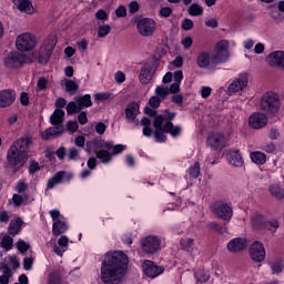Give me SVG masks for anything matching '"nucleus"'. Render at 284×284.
I'll use <instances>...</instances> for the list:
<instances>
[{"instance_id": "obj_1", "label": "nucleus", "mask_w": 284, "mask_h": 284, "mask_svg": "<svg viewBox=\"0 0 284 284\" xmlns=\"http://www.w3.org/2000/svg\"><path fill=\"white\" fill-rule=\"evenodd\" d=\"M130 257L123 251H110L101 263V282L103 284H120L128 274Z\"/></svg>"}, {"instance_id": "obj_2", "label": "nucleus", "mask_w": 284, "mask_h": 284, "mask_svg": "<svg viewBox=\"0 0 284 284\" xmlns=\"http://www.w3.org/2000/svg\"><path fill=\"white\" fill-rule=\"evenodd\" d=\"M32 136L27 135L16 140L7 152V161L10 168L21 170L28 162V154L32 145Z\"/></svg>"}, {"instance_id": "obj_3", "label": "nucleus", "mask_w": 284, "mask_h": 284, "mask_svg": "<svg viewBox=\"0 0 284 284\" xmlns=\"http://www.w3.org/2000/svg\"><path fill=\"white\" fill-rule=\"evenodd\" d=\"M63 119H65V111L62 109H55L50 116V123L53 126H50L44 132H41V139H43V141H50L52 136H61V134L65 132Z\"/></svg>"}, {"instance_id": "obj_4", "label": "nucleus", "mask_w": 284, "mask_h": 284, "mask_svg": "<svg viewBox=\"0 0 284 284\" xmlns=\"http://www.w3.org/2000/svg\"><path fill=\"white\" fill-rule=\"evenodd\" d=\"M251 227L255 232H272L276 234V230L281 227L277 217L267 219L261 212L256 211L251 215Z\"/></svg>"}, {"instance_id": "obj_5", "label": "nucleus", "mask_w": 284, "mask_h": 284, "mask_svg": "<svg viewBox=\"0 0 284 284\" xmlns=\"http://www.w3.org/2000/svg\"><path fill=\"white\" fill-rule=\"evenodd\" d=\"M260 110L271 119L281 110V97L274 91H266L260 100Z\"/></svg>"}, {"instance_id": "obj_6", "label": "nucleus", "mask_w": 284, "mask_h": 284, "mask_svg": "<svg viewBox=\"0 0 284 284\" xmlns=\"http://www.w3.org/2000/svg\"><path fill=\"white\" fill-rule=\"evenodd\" d=\"M213 214L222 221L230 223L234 216V209H232V202L225 200H217L211 205Z\"/></svg>"}, {"instance_id": "obj_7", "label": "nucleus", "mask_w": 284, "mask_h": 284, "mask_svg": "<svg viewBox=\"0 0 284 284\" xmlns=\"http://www.w3.org/2000/svg\"><path fill=\"white\" fill-rule=\"evenodd\" d=\"M140 245L143 254L148 256L156 254L161 250V237L156 235L145 236L140 241Z\"/></svg>"}, {"instance_id": "obj_8", "label": "nucleus", "mask_w": 284, "mask_h": 284, "mask_svg": "<svg viewBox=\"0 0 284 284\" xmlns=\"http://www.w3.org/2000/svg\"><path fill=\"white\" fill-rule=\"evenodd\" d=\"M26 61H28L26 54L19 53L18 51H11L4 57L3 64L9 70H17L24 65Z\"/></svg>"}, {"instance_id": "obj_9", "label": "nucleus", "mask_w": 284, "mask_h": 284, "mask_svg": "<svg viewBox=\"0 0 284 284\" xmlns=\"http://www.w3.org/2000/svg\"><path fill=\"white\" fill-rule=\"evenodd\" d=\"M16 47L20 52H30L37 47V37L32 33H22L18 36Z\"/></svg>"}, {"instance_id": "obj_10", "label": "nucleus", "mask_w": 284, "mask_h": 284, "mask_svg": "<svg viewBox=\"0 0 284 284\" xmlns=\"http://www.w3.org/2000/svg\"><path fill=\"white\" fill-rule=\"evenodd\" d=\"M136 30L141 37H152L156 32V21L152 18H141L136 22Z\"/></svg>"}, {"instance_id": "obj_11", "label": "nucleus", "mask_w": 284, "mask_h": 284, "mask_svg": "<svg viewBox=\"0 0 284 284\" xmlns=\"http://www.w3.org/2000/svg\"><path fill=\"white\" fill-rule=\"evenodd\" d=\"M230 42L227 40H221L215 45V54L212 57L213 63H225L227 61Z\"/></svg>"}, {"instance_id": "obj_12", "label": "nucleus", "mask_w": 284, "mask_h": 284, "mask_svg": "<svg viewBox=\"0 0 284 284\" xmlns=\"http://www.w3.org/2000/svg\"><path fill=\"white\" fill-rule=\"evenodd\" d=\"M227 138H225V133L213 132L206 138V145H209L211 150L221 151L225 148Z\"/></svg>"}, {"instance_id": "obj_13", "label": "nucleus", "mask_w": 284, "mask_h": 284, "mask_svg": "<svg viewBox=\"0 0 284 284\" xmlns=\"http://www.w3.org/2000/svg\"><path fill=\"white\" fill-rule=\"evenodd\" d=\"M74 179V174L65 171H59L48 180L47 187L48 190H53L59 183H70Z\"/></svg>"}, {"instance_id": "obj_14", "label": "nucleus", "mask_w": 284, "mask_h": 284, "mask_svg": "<svg viewBox=\"0 0 284 284\" xmlns=\"http://www.w3.org/2000/svg\"><path fill=\"white\" fill-rule=\"evenodd\" d=\"M154 128V139L156 143H165L168 141V135H165V124H163V116L159 114L153 120Z\"/></svg>"}, {"instance_id": "obj_15", "label": "nucleus", "mask_w": 284, "mask_h": 284, "mask_svg": "<svg viewBox=\"0 0 284 284\" xmlns=\"http://www.w3.org/2000/svg\"><path fill=\"white\" fill-rule=\"evenodd\" d=\"M142 270L145 276L149 278H156L165 272V268L154 264V262L150 260H145L144 263L142 264Z\"/></svg>"}, {"instance_id": "obj_16", "label": "nucleus", "mask_w": 284, "mask_h": 284, "mask_svg": "<svg viewBox=\"0 0 284 284\" xmlns=\"http://www.w3.org/2000/svg\"><path fill=\"white\" fill-rule=\"evenodd\" d=\"M250 256L255 263H263L265 261V245L255 241L250 247Z\"/></svg>"}, {"instance_id": "obj_17", "label": "nucleus", "mask_w": 284, "mask_h": 284, "mask_svg": "<svg viewBox=\"0 0 284 284\" xmlns=\"http://www.w3.org/2000/svg\"><path fill=\"white\" fill-rule=\"evenodd\" d=\"M54 48H57V41L48 40L45 42V47L40 50V53L38 55V61L43 64L50 63V59L52 58Z\"/></svg>"}, {"instance_id": "obj_18", "label": "nucleus", "mask_w": 284, "mask_h": 284, "mask_svg": "<svg viewBox=\"0 0 284 284\" xmlns=\"http://www.w3.org/2000/svg\"><path fill=\"white\" fill-rule=\"evenodd\" d=\"M267 114L264 112H254L248 118V125L250 128H253V130H262V128H265L267 125Z\"/></svg>"}, {"instance_id": "obj_19", "label": "nucleus", "mask_w": 284, "mask_h": 284, "mask_svg": "<svg viewBox=\"0 0 284 284\" xmlns=\"http://www.w3.org/2000/svg\"><path fill=\"white\" fill-rule=\"evenodd\" d=\"M154 77V62H146L143 64V67L141 68L140 71V83H142L143 85H148V83H150V81H152Z\"/></svg>"}, {"instance_id": "obj_20", "label": "nucleus", "mask_w": 284, "mask_h": 284, "mask_svg": "<svg viewBox=\"0 0 284 284\" xmlns=\"http://www.w3.org/2000/svg\"><path fill=\"white\" fill-rule=\"evenodd\" d=\"M17 101V91L3 89L0 91V108H10Z\"/></svg>"}, {"instance_id": "obj_21", "label": "nucleus", "mask_w": 284, "mask_h": 284, "mask_svg": "<svg viewBox=\"0 0 284 284\" xmlns=\"http://www.w3.org/2000/svg\"><path fill=\"white\" fill-rule=\"evenodd\" d=\"M248 83L247 73H241L237 79H235L230 85H229V92H232L233 94H236V92H241L245 90V87Z\"/></svg>"}, {"instance_id": "obj_22", "label": "nucleus", "mask_w": 284, "mask_h": 284, "mask_svg": "<svg viewBox=\"0 0 284 284\" xmlns=\"http://www.w3.org/2000/svg\"><path fill=\"white\" fill-rule=\"evenodd\" d=\"M266 61L273 68L284 70V51H273L266 57Z\"/></svg>"}, {"instance_id": "obj_23", "label": "nucleus", "mask_w": 284, "mask_h": 284, "mask_svg": "<svg viewBox=\"0 0 284 284\" xmlns=\"http://www.w3.org/2000/svg\"><path fill=\"white\" fill-rule=\"evenodd\" d=\"M139 102L136 101H132L130 102L125 110H124V116L128 121V123H134V121H136V118L139 116Z\"/></svg>"}, {"instance_id": "obj_24", "label": "nucleus", "mask_w": 284, "mask_h": 284, "mask_svg": "<svg viewBox=\"0 0 284 284\" xmlns=\"http://www.w3.org/2000/svg\"><path fill=\"white\" fill-rule=\"evenodd\" d=\"M247 247V241L242 237H235L227 243L229 252H243Z\"/></svg>"}, {"instance_id": "obj_25", "label": "nucleus", "mask_w": 284, "mask_h": 284, "mask_svg": "<svg viewBox=\"0 0 284 284\" xmlns=\"http://www.w3.org/2000/svg\"><path fill=\"white\" fill-rule=\"evenodd\" d=\"M21 227H23V220L17 217L10 221L7 232L9 236H18V234H21Z\"/></svg>"}, {"instance_id": "obj_26", "label": "nucleus", "mask_w": 284, "mask_h": 284, "mask_svg": "<svg viewBox=\"0 0 284 284\" xmlns=\"http://www.w3.org/2000/svg\"><path fill=\"white\" fill-rule=\"evenodd\" d=\"M13 3L20 12H26L27 14H32L34 12V7H32L30 0H13Z\"/></svg>"}, {"instance_id": "obj_27", "label": "nucleus", "mask_w": 284, "mask_h": 284, "mask_svg": "<svg viewBox=\"0 0 284 284\" xmlns=\"http://www.w3.org/2000/svg\"><path fill=\"white\" fill-rule=\"evenodd\" d=\"M229 163L234 165L235 168L243 166V155H241V151L234 150L229 153Z\"/></svg>"}, {"instance_id": "obj_28", "label": "nucleus", "mask_w": 284, "mask_h": 284, "mask_svg": "<svg viewBox=\"0 0 284 284\" xmlns=\"http://www.w3.org/2000/svg\"><path fill=\"white\" fill-rule=\"evenodd\" d=\"M65 232H68V224L65 222L58 220L52 224L53 236H61V234H65Z\"/></svg>"}, {"instance_id": "obj_29", "label": "nucleus", "mask_w": 284, "mask_h": 284, "mask_svg": "<svg viewBox=\"0 0 284 284\" xmlns=\"http://www.w3.org/2000/svg\"><path fill=\"white\" fill-rule=\"evenodd\" d=\"M140 124L143 126L142 134L143 136L150 138L154 130H152V120L148 116H143L140 121Z\"/></svg>"}, {"instance_id": "obj_30", "label": "nucleus", "mask_w": 284, "mask_h": 284, "mask_svg": "<svg viewBox=\"0 0 284 284\" xmlns=\"http://www.w3.org/2000/svg\"><path fill=\"white\" fill-rule=\"evenodd\" d=\"M250 156L251 161L255 163V165H265V163H267V155L261 151H254Z\"/></svg>"}, {"instance_id": "obj_31", "label": "nucleus", "mask_w": 284, "mask_h": 284, "mask_svg": "<svg viewBox=\"0 0 284 284\" xmlns=\"http://www.w3.org/2000/svg\"><path fill=\"white\" fill-rule=\"evenodd\" d=\"M164 131L165 134H171L173 138L181 136V126L174 125L172 122L164 123Z\"/></svg>"}, {"instance_id": "obj_32", "label": "nucleus", "mask_w": 284, "mask_h": 284, "mask_svg": "<svg viewBox=\"0 0 284 284\" xmlns=\"http://www.w3.org/2000/svg\"><path fill=\"white\" fill-rule=\"evenodd\" d=\"M65 92L70 94V97H74L75 92H79V83L74 82V80L63 79Z\"/></svg>"}, {"instance_id": "obj_33", "label": "nucleus", "mask_w": 284, "mask_h": 284, "mask_svg": "<svg viewBox=\"0 0 284 284\" xmlns=\"http://www.w3.org/2000/svg\"><path fill=\"white\" fill-rule=\"evenodd\" d=\"M210 63H211L210 54L205 51L200 52L196 59V64L200 68H210Z\"/></svg>"}, {"instance_id": "obj_34", "label": "nucleus", "mask_w": 284, "mask_h": 284, "mask_svg": "<svg viewBox=\"0 0 284 284\" xmlns=\"http://www.w3.org/2000/svg\"><path fill=\"white\" fill-rule=\"evenodd\" d=\"M47 284H65L60 271H53L49 274Z\"/></svg>"}, {"instance_id": "obj_35", "label": "nucleus", "mask_w": 284, "mask_h": 284, "mask_svg": "<svg viewBox=\"0 0 284 284\" xmlns=\"http://www.w3.org/2000/svg\"><path fill=\"white\" fill-rule=\"evenodd\" d=\"M268 265L272 270V274H281L284 270V262L281 258L270 262Z\"/></svg>"}, {"instance_id": "obj_36", "label": "nucleus", "mask_w": 284, "mask_h": 284, "mask_svg": "<svg viewBox=\"0 0 284 284\" xmlns=\"http://www.w3.org/2000/svg\"><path fill=\"white\" fill-rule=\"evenodd\" d=\"M77 103L80 105V110H83V108H92V95L84 94L79 97Z\"/></svg>"}, {"instance_id": "obj_37", "label": "nucleus", "mask_w": 284, "mask_h": 284, "mask_svg": "<svg viewBox=\"0 0 284 284\" xmlns=\"http://www.w3.org/2000/svg\"><path fill=\"white\" fill-rule=\"evenodd\" d=\"M207 229L211 230V232H216L217 234H227V226L221 225L216 222H211L207 224Z\"/></svg>"}, {"instance_id": "obj_38", "label": "nucleus", "mask_w": 284, "mask_h": 284, "mask_svg": "<svg viewBox=\"0 0 284 284\" xmlns=\"http://www.w3.org/2000/svg\"><path fill=\"white\" fill-rule=\"evenodd\" d=\"M268 191L275 199H284V187L281 184H273L268 187Z\"/></svg>"}, {"instance_id": "obj_39", "label": "nucleus", "mask_w": 284, "mask_h": 284, "mask_svg": "<svg viewBox=\"0 0 284 284\" xmlns=\"http://www.w3.org/2000/svg\"><path fill=\"white\" fill-rule=\"evenodd\" d=\"M95 156L101 161V163H110V161H112V153L108 150L98 151Z\"/></svg>"}, {"instance_id": "obj_40", "label": "nucleus", "mask_w": 284, "mask_h": 284, "mask_svg": "<svg viewBox=\"0 0 284 284\" xmlns=\"http://www.w3.org/2000/svg\"><path fill=\"white\" fill-rule=\"evenodd\" d=\"M0 245L6 252H10L14 246V240L10 235H4L0 242Z\"/></svg>"}, {"instance_id": "obj_41", "label": "nucleus", "mask_w": 284, "mask_h": 284, "mask_svg": "<svg viewBox=\"0 0 284 284\" xmlns=\"http://www.w3.org/2000/svg\"><path fill=\"white\" fill-rule=\"evenodd\" d=\"M187 12L190 17H201V14H203V7L199 3H192L189 7Z\"/></svg>"}, {"instance_id": "obj_42", "label": "nucleus", "mask_w": 284, "mask_h": 284, "mask_svg": "<svg viewBox=\"0 0 284 284\" xmlns=\"http://www.w3.org/2000/svg\"><path fill=\"white\" fill-rule=\"evenodd\" d=\"M194 278L197 281V283H207V281H210V272L199 270L194 273Z\"/></svg>"}, {"instance_id": "obj_43", "label": "nucleus", "mask_w": 284, "mask_h": 284, "mask_svg": "<svg viewBox=\"0 0 284 284\" xmlns=\"http://www.w3.org/2000/svg\"><path fill=\"white\" fill-rule=\"evenodd\" d=\"M189 175L191 179H197L201 176V163L195 162L193 165L189 168Z\"/></svg>"}, {"instance_id": "obj_44", "label": "nucleus", "mask_w": 284, "mask_h": 284, "mask_svg": "<svg viewBox=\"0 0 284 284\" xmlns=\"http://www.w3.org/2000/svg\"><path fill=\"white\" fill-rule=\"evenodd\" d=\"M81 106L79 105V103L74 102V101H71L67 104V113L69 115H72V114H79L81 112Z\"/></svg>"}, {"instance_id": "obj_45", "label": "nucleus", "mask_w": 284, "mask_h": 284, "mask_svg": "<svg viewBox=\"0 0 284 284\" xmlns=\"http://www.w3.org/2000/svg\"><path fill=\"white\" fill-rule=\"evenodd\" d=\"M162 116V125H165V123H172L174 119H176V112H170V110H165L164 114H161Z\"/></svg>"}, {"instance_id": "obj_46", "label": "nucleus", "mask_w": 284, "mask_h": 284, "mask_svg": "<svg viewBox=\"0 0 284 284\" xmlns=\"http://www.w3.org/2000/svg\"><path fill=\"white\" fill-rule=\"evenodd\" d=\"M111 30H112V27H110V24L100 26L98 28L99 39H105V37L110 34Z\"/></svg>"}, {"instance_id": "obj_47", "label": "nucleus", "mask_w": 284, "mask_h": 284, "mask_svg": "<svg viewBox=\"0 0 284 284\" xmlns=\"http://www.w3.org/2000/svg\"><path fill=\"white\" fill-rule=\"evenodd\" d=\"M155 94L159 97V99H168L170 90L164 85H159L155 89Z\"/></svg>"}, {"instance_id": "obj_48", "label": "nucleus", "mask_w": 284, "mask_h": 284, "mask_svg": "<svg viewBox=\"0 0 284 284\" xmlns=\"http://www.w3.org/2000/svg\"><path fill=\"white\" fill-rule=\"evenodd\" d=\"M65 128L67 132H69L70 134H74V132L79 130V122H77V120H70L67 122Z\"/></svg>"}, {"instance_id": "obj_49", "label": "nucleus", "mask_w": 284, "mask_h": 284, "mask_svg": "<svg viewBox=\"0 0 284 284\" xmlns=\"http://www.w3.org/2000/svg\"><path fill=\"white\" fill-rule=\"evenodd\" d=\"M18 251L20 254H26L30 250V244L26 243L23 240H19L17 243Z\"/></svg>"}, {"instance_id": "obj_50", "label": "nucleus", "mask_w": 284, "mask_h": 284, "mask_svg": "<svg viewBox=\"0 0 284 284\" xmlns=\"http://www.w3.org/2000/svg\"><path fill=\"white\" fill-rule=\"evenodd\" d=\"M262 150L267 154H274L276 152V144L274 142H267L262 146Z\"/></svg>"}, {"instance_id": "obj_51", "label": "nucleus", "mask_w": 284, "mask_h": 284, "mask_svg": "<svg viewBox=\"0 0 284 284\" xmlns=\"http://www.w3.org/2000/svg\"><path fill=\"white\" fill-rule=\"evenodd\" d=\"M115 17H118V19H123L128 17V9L125 8V6L121 4L115 9Z\"/></svg>"}, {"instance_id": "obj_52", "label": "nucleus", "mask_w": 284, "mask_h": 284, "mask_svg": "<svg viewBox=\"0 0 284 284\" xmlns=\"http://www.w3.org/2000/svg\"><path fill=\"white\" fill-rule=\"evenodd\" d=\"M181 245L183 250H186V252H190L192 251V247H194V239L182 240Z\"/></svg>"}, {"instance_id": "obj_53", "label": "nucleus", "mask_w": 284, "mask_h": 284, "mask_svg": "<svg viewBox=\"0 0 284 284\" xmlns=\"http://www.w3.org/2000/svg\"><path fill=\"white\" fill-rule=\"evenodd\" d=\"M149 104L153 110H159V108L161 106V98L156 95L151 97L149 100Z\"/></svg>"}, {"instance_id": "obj_54", "label": "nucleus", "mask_w": 284, "mask_h": 284, "mask_svg": "<svg viewBox=\"0 0 284 284\" xmlns=\"http://www.w3.org/2000/svg\"><path fill=\"white\" fill-rule=\"evenodd\" d=\"M125 150H128V145L116 144L113 146L111 155L116 156V154H121L122 152H125Z\"/></svg>"}, {"instance_id": "obj_55", "label": "nucleus", "mask_w": 284, "mask_h": 284, "mask_svg": "<svg viewBox=\"0 0 284 284\" xmlns=\"http://www.w3.org/2000/svg\"><path fill=\"white\" fill-rule=\"evenodd\" d=\"M110 97H112V93H110V92H100V93L94 94V100L98 102L108 101V99H110Z\"/></svg>"}, {"instance_id": "obj_56", "label": "nucleus", "mask_w": 284, "mask_h": 284, "mask_svg": "<svg viewBox=\"0 0 284 284\" xmlns=\"http://www.w3.org/2000/svg\"><path fill=\"white\" fill-rule=\"evenodd\" d=\"M32 265H34L33 257H24L23 258V270H26V272H30V270H32Z\"/></svg>"}, {"instance_id": "obj_57", "label": "nucleus", "mask_w": 284, "mask_h": 284, "mask_svg": "<svg viewBox=\"0 0 284 284\" xmlns=\"http://www.w3.org/2000/svg\"><path fill=\"white\" fill-rule=\"evenodd\" d=\"M192 28H194V21H192V19H187L185 18L182 21V30H184L185 32L192 30Z\"/></svg>"}, {"instance_id": "obj_58", "label": "nucleus", "mask_w": 284, "mask_h": 284, "mask_svg": "<svg viewBox=\"0 0 284 284\" xmlns=\"http://www.w3.org/2000/svg\"><path fill=\"white\" fill-rule=\"evenodd\" d=\"M95 19H98V21H108L109 14L105 10L100 9L95 12Z\"/></svg>"}, {"instance_id": "obj_59", "label": "nucleus", "mask_w": 284, "mask_h": 284, "mask_svg": "<svg viewBox=\"0 0 284 284\" xmlns=\"http://www.w3.org/2000/svg\"><path fill=\"white\" fill-rule=\"evenodd\" d=\"M37 85L40 92H43V90H48V80L44 77H41L39 78Z\"/></svg>"}, {"instance_id": "obj_60", "label": "nucleus", "mask_w": 284, "mask_h": 284, "mask_svg": "<svg viewBox=\"0 0 284 284\" xmlns=\"http://www.w3.org/2000/svg\"><path fill=\"white\" fill-rule=\"evenodd\" d=\"M278 136H281V131L276 128H272L268 132V139H271V141H276Z\"/></svg>"}, {"instance_id": "obj_61", "label": "nucleus", "mask_w": 284, "mask_h": 284, "mask_svg": "<svg viewBox=\"0 0 284 284\" xmlns=\"http://www.w3.org/2000/svg\"><path fill=\"white\" fill-rule=\"evenodd\" d=\"M139 2L136 0H133L129 3V12L130 14H136L139 12Z\"/></svg>"}, {"instance_id": "obj_62", "label": "nucleus", "mask_w": 284, "mask_h": 284, "mask_svg": "<svg viewBox=\"0 0 284 284\" xmlns=\"http://www.w3.org/2000/svg\"><path fill=\"white\" fill-rule=\"evenodd\" d=\"M105 130H108V126L105 125V123L98 122L95 124V132H97V134H100V135L105 134Z\"/></svg>"}, {"instance_id": "obj_63", "label": "nucleus", "mask_w": 284, "mask_h": 284, "mask_svg": "<svg viewBox=\"0 0 284 284\" xmlns=\"http://www.w3.org/2000/svg\"><path fill=\"white\" fill-rule=\"evenodd\" d=\"M172 14V8L170 7H163L160 9V17H163L164 19H168Z\"/></svg>"}, {"instance_id": "obj_64", "label": "nucleus", "mask_w": 284, "mask_h": 284, "mask_svg": "<svg viewBox=\"0 0 284 284\" xmlns=\"http://www.w3.org/2000/svg\"><path fill=\"white\" fill-rule=\"evenodd\" d=\"M171 101H172V103H174L175 105L181 108L183 105V95H181V94L172 95Z\"/></svg>"}]
</instances>
